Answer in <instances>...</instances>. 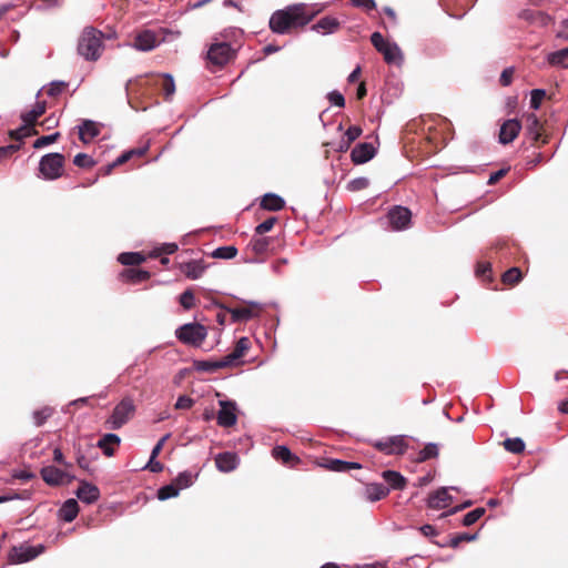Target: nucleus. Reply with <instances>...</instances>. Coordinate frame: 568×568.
Segmentation results:
<instances>
[{
  "label": "nucleus",
  "mask_w": 568,
  "mask_h": 568,
  "mask_svg": "<svg viewBox=\"0 0 568 568\" xmlns=\"http://www.w3.org/2000/svg\"><path fill=\"white\" fill-rule=\"evenodd\" d=\"M521 277V271L518 267H511L503 274L501 280L504 284L515 285Z\"/></svg>",
  "instance_id": "obj_42"
},
{
  "label": "nucleus",
  "mask_w": 568,
  "mask_h": 568,
  "mask_svg": "<svg viewBox=\"0 0 568 568\" xmlns=\"http://www.w3.org/2000/svg\"><path fill=\"white\" fill-rule=\"evenodd\" d=\"M237 254V248L234 245L219 246L212 253L213 258L231 260Z\"/></svg>",
  "instance_id": "obj_36"
},
{
  "label": "nucleus",
  "mask_w": 568,
  "mask_h": 568,
  "mask_svg": "<svg viewBox=\"0 0 568 568\" xmlns=\"http://www.w3.org/2000/svg\"><path fill=\"white\" fill-rule=\"evenodd\" d=\"M449 489L457 490L456 487H440L432 493L427 499V506L433 509L446 508L453 500V496L449 494Z\"/></svg>",
  "instance_id": "obj_12"
},
{
  "label": "nucleus",
  "mask_w": 568,
  "mask_h": 568,
  "mask_svg": "<svg viewBox=\"0 0 568 568\" xmlns=\"http://www.w3.org/2000/svg\"><path fill=\"white\" fill-rule=\"evenodd\" d=\"M351 2L354 7L362 8L366 11H371L376 8L375 0H351Z\"/></svg>",
  "instance_id": "obj_61"
},
{
  "label": "nucleus",
  "mask_w": 568,
  "mask_h": 568,
  "mask_svg": "<svg viewBox=\"0 0 568 568\" xmlns=\"http://www.w3.org/2000/svg\"><path fill=\"white\" fill-rule=\"evenodd\" d=\"M60 136V133L59 132H54L52 134H49V135H42L40 138H38L34 142H33V148L34 149H42L49 144H52L54 143Z\"/></svg>",
  "instance_id": "obj_48"
},
{
  "label": "nucleus",
  "mask_w": 568,
  "mask_h": 568,
  "mask_svg": "<svg viewBox=\"0 0 568 568\" xmlns=\"http://www.w3.org/2000/svg\"><path fill=\"white\" fill-rule=\"evenodd\" d=\"M121 443V438L113 433L104 434L99 440L97 446L103 452V454L108 457L113 456L114 447L119 446Z\"/></svg>",
  "instance_id": "obj_24"
},
{
  "label": "nucleus",
  "mask_w": 568,
  "mask_h": 568,
  "mask_svg": "<svg viewBox=\"0 0 568 568\" xmlns=\"http://www.w3.org/2000/svg\"><path fill=\"white\" fill-rule=\"evenodd\" d=\"M104 33L94 27H85L78 40V53L85 61H97L103 51ZM106 39H111L108 36Z\"/></svg>",
  "instance_id": "obj_2"
},
{
  "label": "nucleus",
  "mask_w": 568,
  "mask_h": 568,
  "mask_svg": "<svg viewBox=\"0 0 568 568\" xmlns=\"http://www.w3.org/2000/svg\"><path fill=\"white\" fill-rule=\"evenodd\" d=\"M552 94H547V92L542 89H535V110H537L539 108V105L541 104V102L545 100V99H551Z\"/></svg>",
  "instance_id": "obj_62"
},
{
  "label": "nucleus",
  "mask_w": 568,
  "mask_h": 568,
  "mask_svg": "<svg viewBox=\"0 0 568 568\" xmlns=\"http://www.w3.org/2000/svg\"><path fill=\"white\" fill-rule=\"evenodd\" d=\"M372 446L385 455H404L408 448L405 435H394L376 439Z\"/></svg>",
  "instance_id": "obj_6"
},
{
  "label": "nucleus",
  "mask_w": 568,
  "mask_h": 568,
  "mask_svg": "<svg viewBox=\"0 0 568 568\" xmlns=\"http://www.w3.org/2000/svg\"><path fill=\"white\" fill-rule=\"evenodd\" d=\"M315 12H308L304 3L288 6L275 11L270 18V29L277 34H285L291 28L304 27L313 20Z\"/></svg>",
  "instance_id": "obj_1"
},
{
  "label": "nucleus",
  "mask_w": 568,
  "mask_h": 568,
  "mask_svg": "<svg viewBox=\"0 0 568 568\" xmlns=\"http://www.w3.org/2000/svg\"><path fill=\"white\" fill-rule=\"evenodd\" d=\"M234 53L227 42L212 43L207 50V60L211 64L222 68L234 57Z\"/></svg>",
  "instance_id": "obj_8"
},
{
  "label": "nucleus",
  "mask_w": 568,
  "mask_h": 568,
  "mask_svg": "<svg viewBox=\"0 0 568 568\" xmlns=\"http://www.w3.org/2000/svg\"><path fill=\"white\" fill-rule=\"evenodd\" d=\"M389 494V488L383 483H371L365 487L366 499L375 503L384 499Z\"/></svg>",
  "instance_id": "obj_23"
},
{
  "label": "nucleus",
  "mask_w": 568,
  "mask_h": 568,
  "mask_svg": "<svg viewBox=\"0 0 568 568\" xmlns=\"http://www.w3.org/2000/svg\"><path fill=\"white\" fill-rule=\"evenodd\" d=\"M65 158L53 152L44 154L39 161V176L47 181H54L62 175Z\"/></svg>",
  "instance_id": "obj_3"
},
{
  "label": "nucleus",
  "mask_w": 568,
  "mask_h": 568,
  "mask_svg": "<svg viewBox=\"0 0 568 568\" xmlns=\"http://www.w3.org/2000/svg\"><path fill=\"white\" fill-rule=\"evenodd\" d=\"M261 206L264 210L276 212L285 206V201L275 193H266L261 201Z\"/></svg>",
  "instance_id": "obj_26"
},
{
  "label": "nucleus",
  "mask_w": 568,
  "mask_h": 568,
  "mask_svg": "<svg viewBox=\"0 0 568 568\" xmlns=\"http://www.w3.org/2000/svg\"><path fill=\"white\" fill-rule=\"evenodd\" d=\"M45 112V102H37L31 110L21 114V120L33 128L37 120Z\"/></svg>",
  "instance_id": "obj_27"
},
{
  "label": "nucleus",
  "mask_w": 568,
  "mask_h": 568,
  "mask_svg": "<svg viewBox=\"0 0 568 568\" xmlns=\"http://www.w3.org/2000/svg\"><path fill=\"white\" fill-rule=\"evenodd\" d=\"M31 134H37V131L33 128H31L30 125H27L26 123H23L20 128L16 129V130H11L9 132L10 138H12L17 141H22L24 138H27Z\"/></svg>",
  "instance_id": "obj_40"
},
{
  "label": "nucleus",
  "mask_w": 568,
  "mask_h": 568,
  "mask_svg": "<svg viewBox=\"0 0 568 568\" xmlns=\"http://www.w3.org/2000/svg\"><path fill=\"white\" fill-rule=\"evenodd\" d=\"M52 415V409L50 407H44L33 412V420L36 426H42L45 420Z\"/></svg>",
  "instance_id": "obj_49"
},
{
  "label": "nucleus",
  "mask_w": 568,
  "mask_h": 568,
  "mask_svg": "<svg viewBox=\"0 0 568 568\" xmlns=\"http://www.w3.org/2000/svg\"><path fill=\"white\" fill-rule=\"evenodd\" d=\"M369 185V180L365 176H359L356 179L351 180L347 183V190L352 192L361 191L366 189Z\"/></svg>",
  "instance_id": "obj_51"
},
{
  "label": "nucleus",
  "mask_w": 568,
  "mask_h": 568,
  "mask_svg": "<svg viewBox=\"0 0 568 568\" xmlns=\"http://www.w3.org/2000/svg\"><path fill=\"white\" fill-rule=\"evenodd\" d=\"M67 83L64 81H53L49 84L47 89V94L50 97H57L62 93Z\"/></svg>",
  "instance_id": "obj_55"
},
{
  "label": "nucleus",
  "mask_w": 568,
  "mask_h": 568,
  "mask_svg": "<svg viewBox=\"0 0 568 568\" xmlns=\"http://www.w3.org/2000/svg\"><path fill=\"white\" fill-rule=\"evenodd\" d=\"M226 311L231 314L232 321L234 323L246 322L255 316L254 312L246 307H240V308L227 307Z\"/></svg>",
  "instance_id": "obj_33"
},
{
  "label": "nucleus",
  "mask_w": 568,
  "mask_h": 568,
  "mask_svg": "<svg viewBox=\"0 0 568 568\" xmlns=\"http://www.w3.org/2000/svg\"><path fill=\"white\" fill-rule=\"evenodd\" d=\"M515 69L513 67L504 69L500 74L499 82L503 87H507L511 83Z\"/></svg>",
  "instance_id": "obj_60"
},
{
  "label": "nucleus",
  "mask_w": 568,
  "mask_h": 568,
  "mask_svg": "<svg viewBox=\"0 0 568 568\" xmlns=\"http://www.w3.org/2000/svg\"><path fill=\"white\" fill-rule=\"evenodd\" d=\"M272 455L275 459L282 460L284 464H287L290 460L294 458V455L285 445L275 446L272 450Z\"/></svg>",
  "instance_id": "obj_39"
},
{
  "label": "nucleus",
  "mask_w": 568,
  "mask_h": 568,
  "mask_svg": "<svg viewBox=\"0 0 568 568\" xmlns=\"http://www.w3.org/2000/svg\"><path fill=\"white\" fill-rule=\"evenodd\" d=\"M207 265L203 260H192L181 265L182 273L191 280L200 278L205 272Z\"/></svg>",
  "instance_id": "obj_21"
},
{
  "label": "nucleus",
  "mask_w": 568,
  "mask_h": 568,
  "mask_svg": "<svg viewBox=\"0 0 568 568\" xmlns=\"http://www.w3.org/2000/svg\"><path fill=\"white\" fill-rule=\"evenodd\" d=\"M21 148V144H9L6 146H0V162L3 161L7 156L16 153Z\"/></svg>",
  "instance_id": "obj_58"
},
{
  "label": "nucleus",
  "mask_w": 568,
  "mask_h": 568,
  "mask_svg": "<svg viewBox=\"0 0 568 568\" xmlns=\"http://www.w3.org/2000/svg\"><path fill=\"white\" fill-rule=\"evenodd\" d=\"M43 546L42 545H39V546H20V547H14L13 548V552H12V560L13 562L16 564H22V562H28L34 558H37L43 550Z\"/></svg>",
  "instance_id": "obj_14"
},
{
  "label": "nucleus",
  "mask_w": 568,
  "mask_h": 568,
  "mask_svg": "<svg viewBox=\"0 0 568 568\" xmlns=\"http://www.w3.org/2000/svg\"><path fill=\"white\" fill-rule=\"evenodd\" d=\"M135 407L133 400L129 397L123 398L114 408L106 424L111 429H119L128 423Z\"/></svg>",
  "instance_id": "obj_7"
},
{
  "label": "nucleus",
  "mask_w": 568,
  "mask_h": 568,
  "mask_svg": "<svg viewBox=\"0 0 568 568\" xmlns=\"http://www.w3.org/2000/svg\"><path fill=\"white\" fill-rule=\"evenodd\" d=\"M547 60L551 65L568 68V47L549 53Z\"/></svg>",
  "instance_id": "obj_32"
},
{
  "label": "nucleus",
  "mask_w": 568,
  "mask_h": 568,
  "mask_svg": "<svg viewBox=\"0 0 568 568\" xmlns=\"http://www.w3.org/2000/svg\"><path fill=\"white\" fill-rule=\"evenodd\" d=\"M197 372L214 373L220 369L219 361H195L193 364Z\"/></svg>",
  "instance_id": "obj_43"
},
{
  "label": "nucleus",
  "mask_w": 568,
  "mask_h": 568,
  "mask_svg": "<svg viewBox=\"0 0 568 568\" xmlns=\"http://www.w3.org/2000/svg\"><path fill=\"white\" fill-rule=\"evenodd\" d=\"M248 348H250V339L247 337H241L236 342V345L233 351L242 357Z\"/></svg>",
  "instance_id": "obj_59"
},
{
  "label": "nucleus",
  "mask_w": 568,
  "mask_h": 568,
  "mask_svg": "<svg viewBox=\"0 0 568 568\" xmlns=\"http://www.w3.org/2000/svg\"><path fill=\"white\" fill-rule=\"evenodd\" d=\"M504 448L513 454H519L525 450V442L520 437L507 438L503 443Z\"/></svg>",
  "instance_id": "obj_37"
},
{
  "label": "nucleus",
  "mask_w": 568,
  "mask_h": 568,
  "mask_svg": "<svg viewBox=\"0 0 568 568\" xmlns=\"http://www.w3.org/2000/svg\"><path fill=\"white\" fill-rule=\"evenodd\" d=\"M195 400L187 395H181L178 397L174 407L176 409H190L194 405Z\"/></svg>",
  "instance_id": "obj_56"
},
{
  "label": "nucleus",
  "mask_w": 568,
  "mask_h": 568,
  "mask_svg": "<svg viewBox=\"0 0 568 568\" xmlns=\"http://www.w3.org/2000/svg\"><path fill=\"white\" fill-rule=\"evenodd\" d=\"M362 129L358 125L349 126L345 133L344 138L348 141V143H353L356 139H358L362 134Z\"/></svg>",
  "instance_id": "obj_57"
},
{
  "label": "nucleus",
  "mask_w": 568,
  "mask_h": 568,
  "mask_svg": "<svg viewBox=\"0 0 568 568\" xmlns=\"http://www.w3.org/2000/svg\"><path fill=\"white\" fill-rule=\"evenodd\" d=\"M327 100L329 101V103L332 105H335V106H338V108H344L345 106V98L337 90H333V91L328 92L327 93Z\"/></svg>",
  "instance_id": "obj_54"
},
{
  "label": "nucleus",
  "mask_w": 568,
  "mask_h": 568,
  "mask_svg": "<svg viewBox=\"0 0 568 568\" xmlns=\"http://www.w3.org/2000/svg\"><path fill=\"white\" fill-rule=\"evenodd\" d=\"M145 468H148L151 473H160L163 470V465L156 460V458L152 459V457H150Z\"/></svg>",
  "instance_id": "obj_64"
},
{
  "label": "nucleus",
  "mask_w": 568,
  "mask_h": 568,
  "mask_svg": "<svg viewBox=\"0 0 568 568\" xmlns=\"http://www.w3.org/2000/svg\"><path fill=\"white\" fill-rule=\"evenodd\" d=\"M173 481L181 490V489L190 487L193 484L194 478H193L192 473L185 470V471L180 473Z\"/></svg>",
  "instance_id": "obj_45"
},
{
  "label": "nucleus",
  "mask_w": 568,
  "mask_h": 568,
  "mask_svg": "<svg viewBox=\"0 0 568 568\" xmlns=\"http://www.w3.org/2000/svg\"><path fill=\"white\" fill-rule=\"evenodd\" d=\"M73 163L78 168L89 169L95 164V161L87 153H78L73 159Z\"/></svg>",
  "instance_id": "obj_46"
},
{
  "label": "nucleus",
  "mask_w": 568,
  "mask_h": 568,
  "mask_svg": "<svg viewBox=\"0 0 568 568\" xmlns=\"http://www.w3.org/2000/svg\"><path fill=\"white\" fill-rule=\"evenodd\" d=\"M75 495L82 503L91 505L100 498V490L95 485L82 480Z\"/></svg>",
  "instance_id": "obj_16"
},
{
  "label": "nucleus",
  "mask_w": 568,
  "mask_h": 568,
  "mask_svg": "<svg viewBox=\"0 0 568 568\" xmlns=\"http://www.w3.org/2000/svg\"><path fill=\"white\" fill-rule=\"evenodd\" d=\"M118 261L122 265L134 266L142 264L145 261V256L139 252H124L118 256Z\"/></svg>",
  "instance_id": "obj_30"
},
{
  "label": "nucleus",
  "mask_w": 568,
  "mask_h": 568,
  "mask_svg": "<svg viewBox=\"0 0 568 568\" xmlns=\"http://www.w3.org/2000/svg\"><path fill=\"white\" fill-rule=\"evenodd\" d=\"M387 217L394 230L402 231L410 224L412 212L405 206L396 205L389 210Z\"/></svg>",
  "instance_id": "obj_10"
},
{
  "label": "nucleus",
  "mask_w": 568,
  "mask_h": 568,
  "mask_svg": "<svg viewBox=\"0 0 568 568\" xmlns=\"http://www.w3.org/2000/svg\"><path fill=\"white\" fill-rule=\"evenodd\" d=\"M477 537H478L477 534L462 532V534H457V535L453 536L452 538L447 539L446 544L436 542V545L439 546V547L457 548L460 542H463V541H474V540L477 539Z\"/></svg>",
  "instance_id": "obj_31"
},
{
  "label": "nucleus",
  "mask_w": 568,
  "mask_h": 568,
  "mask_svg": "<svg viewBox=\"0 0 568 568\" xmlns=\"http://www.w3.org/2000/svg\"><path fill=\"white\" fill-rule=\"evenodd\" d=\"M326 467L332 471L348 473L352 469L362 468V465L358 463L346 462V460L335 458V459H331L327 463Z\"/></svg>",
  "instance_id": "obj_28"
},
{
  "label": "nucleus",
  "mask_w": 568,
  "mask_h": 568,
  "mask_svg": "<svg viewBox=\"0 0 568 568\" xmlns=\"http://www.w3.org/2000/svg\"><path fill=\"white\" fill-rule=\"evenodd\" d=\"M180 304L181 306L184 308V310H191L194 307L195 305V296L193 294V292L191 290H186L184 291L181 295H180Z\"/></svg>",
  "instance_id": "obj_50"
},
{
  "label": "nucleus",
  "mask_w": 568,
  "mask_h": 568,
  "mask_svg": "<svg viewBox=\"0 0 568 568\" xmlns=\"http://www.w3.org/2000/svg\"><path fill=\"white\" fill-rule=\"evenodd\" d=\"M371 42L374 48L383 54L386 63L396 65H400L403 63L404 55L396 42L385 40L383 34L377 31L372 33Z\"/></svg>",
  "instance_id": "obj_4"
},
{
  "label": "nucleus",
  "mask_w": 568,
  "mask_h": 568,
  "mask_svg": "<svg viewBox=\"0 0 568 568\" xmlns=\"http://www.w3.org/2000/svg\"><path fill=\"white\" fill-rule=\"evenodd\" d=\"M221 409L217 413V425L221 427H231L236 424L235 414L236 404L231 400H220Z\"/></svg>",
  "instance_id": "obj_11"
},
{
  "label": "nucleus",
  "mask_w": 568,
  "mask_h": 568,
  "mask_svg": "<svg viewBox=\"0 0 568 568\" xmlns=\"http://www.w3.org/2000/svg\"><path fill=\"white\" fill-rule=\"evenodd\" d=\"M123 274L126 275L129 280L134 283L145 281L150 277V273L144 270H128Z\"/></svg>",
  "instance_id": "obj_52"
},
{
  "label": "nucleus",
  "mask_w": 568,
  "mask_h": 568,
  "mask_svg": "<svg viewBox=\"0 0 568 568\" xmlns=\"http://www.w3.org/2000/svg\"><path fill=\"white\" fill-rule=\"evenodd\" d=\"M382 478L385 480L387 488L390 490H403L406 487V478L396 470H384Z\"/></svg>",
  "instance_id": "obj_20"
},
{
  "label": "nucleus",
  "mask_w": 568,
  "mask_h": 568,
  "mask_svg": "<svg viewBox=\"0 0 568 568\" xmlns=\"http://www.w3.org/2000/svg\"><path fill=\"white\" fill-rule=\"evenodd\" d=\"M240 359L241 356L232 351L230 354L219 359L220 369L224 367L237 366L240 364Z\"/></svg>",
  "instance_id": "obj_47"
},
{
  "label": "nucleus",
  "mask_w": 568,
  "mask_h": 568,
  "mask_svg": "<svg viewBox=\"0 0 568 568\" xmlns=\"http://www.w3.org/2000/svg\"><path fill=\"white\" fill-rule=\"evenodd\" d=\"M179 493H180V489L173 481V483L164 485L158 489V498L160 500H168L170 498L176 497L179 495Z\"/></svg>",
  "instance_id": "obj_38"
},
{
  "label": "nucleus",
  "mask_w": 568,
  "mask_h": 568,
  "mask_svg": "<svg viewBox=\"0 0 568 568\" xmlns=\"http://www.w3.org/2000/svg\"><path fill=\"white\" fill-rule=\"evenodd\" d=\"M376 154V148L371 142H361L351 152V159L355 164H364Z\"/></svg>",
  "instance_id": "obj_13"
},
{
  "label": "nucleus",
  "mask_w": 568,
  "mask_h": 568,
  "mask_svg": "<svg viewBox=\"0 0 568 568\" xmlns=\"http://www.w3.org/2000/svg\"><path fill=\"white\" fill-rule=\"evenodd\" d=\"M100 133V129L97 122L92 120H84L81 125H79V139L83 143H88L90 140L98 136Z\"/></svg>",
  "instance_id": "obj_25"
},
{
  "label": "nucleus",
  "mask_w": 568,
  "mask_h": 568,
  "mask_svg": "<svg viewBox=\"0 0 568 568\" xmlns=\"http://www.w3.org/2000/svg\"><path fill=\"white\" fill-rule=\"evenodd\" d=\"M271 242L272 239L270 236H261L255 233L251 239L248 246L254 253L263 254L268 250Z\"/></svg>",
  "instance_id": "obj_29"
},
{
  "label": "nucleus",
  "mask_w": 568,
  "mask_h": 568,
  "mask_svg": "<svg viewBox=\"0 0 568 568\" xmlns=\"http://www.w3.org/2000/svg\"><path fill=\"white\" fill-rule=\"evenodd\" d=\"M535 146H540L541 144H545L548 142V133L547 130L539 125L538 120L535 118Z\"/></svg>",
  "instance_id": "obj_44"
},
{
  "label": "nucleus",
  "mask_w": 568,
  "mask_h": 568,
  "mask_svg": "<svg viewBox=\"0 0 568 568\" xmlns=\"http://www.w3.org/2000/svg\"><path fill=\"white\" fill-rule=\"evenodd\" d=\"M485 511L483 507L470 510L463 517L462 524L466 527L474 525L484 516Z\"/></svg>",
  "instance_id": "obj_41"
},
{
  "label": "nucleus",
  "mask_w": 568,
  "mask_h": 568,
  "mask_svg": "<svg viewBox=\"0 0 568 568\" xmlns=\"http://www.w3.org/2000/svg\"><path fill=\"white\" fill-rule=\"evenodd\" d=\"M79 504L74 498L67 499L58 510V517L65 521H73L79 514Z\"/></svg>",
  "instance_id": "obj_22"
},
{
  "label": "nucleus",
  "mask_w": 568,
  "mask_h": 568,
  "mask_svg": "<svg viewBox=\"0 0 568 568\" xmlns=\"http://www.w3.org/2000/svg\"><path fill=\"white\" fill-rule=\"evenodd\" d=\"M176 338L183 344L201 346L207 336V329L200 323H186L175 331Z\"/></svg>",
  "instance_id": "obj_5"
},
{
  "label": "nucleus",
  "mask_w": 568,
  "mask_h": 568,
  "mask_svg": "<svg viewBox=\"0 0 568 568\" xmlns=\"http://www.w3.org/2000/svg\"><path fill=\"white\" fill-rule=\"evenodd\" d=\"M521 129V125L518 120L516 119H509L505 121L499 131V142L501 144H507L513 142L516 136L518 135L519 131Z\"/></svg>",
  "instance_id": "obj_17"
},
{
  "label": "nucleus",
  "mask_w": 568,
  "mask_h": 568,
  "mask_svg": "<svg viewBox=\"0 0 568 568\" xmlns=\"http://www.w3.org/2000/svg\"><path fill=\"white\" fill-rule=\"evenodd\" d=\"M178 248H179V247H178V244H175V243H164V244H163V245L158 250L159 252H156V253L154 254V256H158L159 254H162V253L170 255V254L175 253V252L178 251Z\"/></svg>",
  "instance_id": "obj_63"
},
{
  "label": "nucleus",
  "mask_w": 568,
  "mask_h": 568,
  "mask_svg": "<svg viewBox=\"0 0 568 568\" xmlns=\"http://www.w3.org/2000/svg\"><path fill=\"white\" fill-rule=\"evenodd\" d=\"M276 222L277 219L275 216L266 219L255 227L256 235H263L264 233L270 232Z\"/></svg>",
  "instance_id": "obj_53"
},
{
  "label": "nucleus",
  "mask_w": 568,
  "mask_h": 568,
  "mask_svg": "<svg viewBox=\"0 0 568 568\" xmlns=\"http://www.w3.org/2000/svg\"><path fill=\"white\" fill-rule=\"evenodd\" d=\"M40 474L43 481L49 486H60L75 478L55 466H44L41 468Z\"/></svg>",
  "instance_id": "obj_9"
},
{
  "label": "nucleus",
  "mask_w": 568,
  "mask_h": 568,
  "mask_svg": "<svg viewBox=\"0 0 568 568\" xmlns=\"http://www.w3.org/2000/svg\"><path fill=\"white\" fill-rule=\"evenodd\" d=\"M161 89L163 91V94L165 97V100H170L171 97L175 92V83L172 74L170 73H163L161 75Z\"/></svg>",
  "instance_id": "obj_34"
},
{
  "label": "nucleus",
  "mask_w": 568,
  "mask_h": 568,
  "mask_svg": "<svg viewBox=\"0 0 568 568\" xmlns=\"http://www.w3.org/2000/svg\"><path fill=\"white\" fill-rule=\"evenodd\" d=\"M341 27V21L332 16L321 18L312 26V30L323 36L335 33Z\"/></svg>",
  "instance_id": "obj_19"
},
{
  "label": "nucleus",
  "mask_w": 568,
  "mask_h": 568,
  "mask_svg": "<svg viewBox=\"0 0 568 568\" xmlns=\"http://www.w3.org/2000/svg\"><path fill=\"white\" fill-rule=\"evenodd\" d=\"M439 454L437 444L428 443L423 449L419 450L416 460L418 463L426 462L432 458H436Z\"/></svg>",
  "instance_id": "obj_35"
},
{
  "label": "nucleus",
  "mask_w": 568,
  "mask_h": 568,
  "mask_svg": "<svg viewBox=\"0 0 568 568\" xmlns=\"http://www.w3.org/2000/svg\"><path fill=\"white\" fill-rule=\"evenodd\" d=\"M160 44L156 34L151 30H144L134 38L133 47L139 51H151Z\"/></svg>",
  "instance_id": "obj_15"
},
{
  "label": "nucleus",
  "mask_w": 568,
  "mask_h": 568,
  "mask_svg": "<svg viewBox=\"0 0 568 568\" xmlns=\"http://www.w3.org/2000/svg\"><path fill=\"white\" fill-rule=\"evenodd\" d=\"M239 457L235 453L224 452L215 457V466L222 473H231L239 466Z\"/></svg>",
  "instance_id": "obj_18"
}]
</instances>
